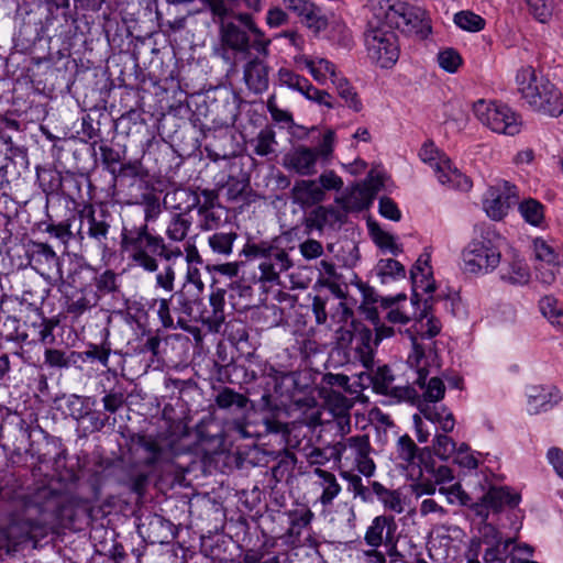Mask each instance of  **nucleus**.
Wrapping results in <instances>:
<instances>
[{
	"label": "nucleus",
	"instance_id": "1",
	"mask_svg": "<svg viewBox=\"0 0 563 563\" xmlns=\"http://www.w3.org/2000/svg\"><path fill=\"white\" fill-rule=\"evenodd\" d=\"M170 89H173L177 107L183 102H186L189 109L195 107L192 110L194 120L200 122L202 130L229 129L235 122L239 114L240 98L228 87H214L205 93H197L190 98L180 89L178 82L172 81Z\"/></svg>",
	"mask_w": 563,
	"mask_h": 563
},
{
	"label": "nucleus",
	"instance_id": "2",
	"mask_svg": "<svg viewBox=\"0 0 563 563\" xmlns=\"http://www.w3.org/2000/svg\"><path fill=\"white\" fill-rule=\"evenodd\" d=\"M121 247L134 266L147 273L158 271V258L170 262L183 256L180 247H169L164 238L151 233L146 224L124 227L121 233Z\"/></svg>",
	"mask_w": 563,
	"mask_h": 563
},
{
	"label": "nucleus",
	"instance_id": "3",
	"mask_svg": "<svg viewBox=\"0 0 563 563\" xmlns=\"http://www.w3.org/2000/svg\"><path fill=\"white\" fill-rule=\"evenodd\" d=\"M506 239L489 223H476L473 236L462 251L463 269L474 275H486L500 264Z\"/></svg>",
	"mask_w": 563,
	"mask_h": 563
},
{
	"label": "nucleus",
	"instance_id": "4",
	"mask_svg": "<svg viewBox=\"0 0 563 563\" xmlns=\"http://www.w3.org/2000/svg\"><path fill=\"white\" fill-rule=\"evenodd\" d=\"M232 21L221 20L220 38L224 49L231 51L233 56L246 59L251 49L258 55H268L271 41L256 26L253 16L247 12H240L230 16Z\"/></svg>",
	"mask_w": 563,
	"mask_h": 563
},
{
	"label": "nucleus",
	"instance_id": "5",
	"mask_svg": "<svg viewBox=\"0 0 563 563\" xmlns=\"http://www.w3.org/2000/svg\"><path fill=\"white\" fill-rule=\"evenodd\" d=\"M441 329L440 320L432 313L430 300L424 299L423 308L415 316L412 330L408 329L406 331L412 349L408 355L407 363L410 367H417L418 383L423 384L426 376L429 375L428 367L437 358L431 346L433 343L426 345L422 343V340L437 336Z\"/></svg>",
	"mask_w": 563,
	"mask_h": 563
},
{
	"label": "nucleus",
	"instance_id": "6",
	"mask_svg": "<svg viewBox=\"0 0 563 563\" xmlns=\"http://www.w3.org/2000/svg\"><path fill=\"white\" fill-rule=\"evenodd\" d=\"M516 82L522 98L534 111L550 117L563 113L561 91L549 79L539 76L532 67L518 70Z\"/></svg>",
	"mask_w": 563,
	"mask_h": 563
},
{
	"label": "nucleus",
	"instance_id": "7",
	"mask_svg": "<svg viewBox=\"0 0 563 563\" xmlns=\"http://www.w3.org/2000/svg\"><path fill=\"white\" fill-rule=\"evenodd\" d=\"M372 11L379 15L393 31L397 29L406 35H415L421 40L431 32L427 12L419 7L406 2L391 3L390 0H374Z\"/></svg>",
	"mask_w": 563,
	"mask_h": 563
},
{
	"label": "nucleus",
	"instance_id": "8",
	"mask_svg": "<svg viewBox=\"0 0 563 563\" xmlns=\"http://www.w3.org/2000/svg\"><path fill=\"white\" fill-rule=\"evenodd\" d=\"M282 244V238H274L258 243H246L242 253L247 258H256L260 282L272 285L280 284V275L294 266L289 250Z\"/></svg>",
	"mask_w": 563,
	"mask_h": 563
},
{
	"label": "nucleus",
	"instance_id": "9",
	"mask_svg": "<svg viewBox=\"0 0 563 563\" xmlns=\"http://www.w3.org/2000/svg\"><path fill=\"white\" fill-rule=\"evenodd\" d=\"M364 45L367 57L380 68H391L399 58L398 36L374 11L367 20Z\"/></svg>",
	"mask_w": 563,
	"mask_h": 563
},
{
	"label": "nucleus",
	"instance_id": "10",
	"mask_svg": "<svg viewBox=\"0 0 563 563\" xmlns=\"http://www.w3.org/2000/svg\"><path fill=\"white\" fill-rule=\"evenodd\" d=\"M373 448L367 434H357L343 438L331 446V457L336 462H343L344 466L369 478L376 472V464L371 456Z\"/></svg>",
	"mask_w": 563,
	"mask_h": 563
},
{
	"label": "nucleus",
	"instance_id": "11",
	"mask_svg": "<svg viewBox=\"0 0 563 563\" xmlns=\"http://www.w3.org/2000/svg\"><path fill=\"white\" fill-rule=\"evenodd\" d=\"M475 117L493 132L516 136L523 128L520 117L507 104L477 100L473 106Z\"/></svg>",
	"mask_w": 563,
	"mask_h": 563
},
{
	"label": "nucleus",
	"instance_id": "12",
	"mask_svg": "<svg viewBox=\"0 0 563 563\" xmlns=\"http://www.w3.org/2000/svg\"><path fill=\"white\" fill-rule=\"evenodd\" d=\"M422 162L429 164L435 172L438 180L450 188L467 191L472 188L471 179L452 168L450 159L440 152L434 143H423L419 151Z\"/></svg>",
	"mask_w": 563,
	"mask_h": 563
},
{
	"label": "nucleus",
	"instance_id": "13",
	"mask_svg": "<svg viewBox=\"0 0 563 563\" xmlns=\"http://www.w3.org/2000/svg\"><path fill=\"white\" fill-rule=\"evenodd\" d=\"M26 254L30 265L45 279H63L64 276L59 257L51 245L43 242L30 241Z\"/></svg>",
	"mask_w": 563,
	"mask_h": 563
},
{
	"label": "nucleus",
	"instance_id": "14",
	"mask_svg": "<svg viewBox=\"0 0 563 563\" xmlns=\"http://www.w3.org/2000/svg\"><path fill=\"white\" fill-rule=\"evenodd\" d=\"M79 218L80 228L77 233L79 239L84 240L87 235L96 241L98 246L106 249L110 230L109 212L104 209H100L97 213L95 208L88 205L80 211Z\"/></svg>",
	"mask_w": 563,
	"mask_h": 563
},
{
	"label": "nucleus",
	"instance_id": "15",
	"mask_svg": "<svg viewBox=\"0 0 563 563\" xmlns=\"http://www.w3.org/2000/svg\"><path fill=\"white\" fill-rule=\"evenodd\" d=\"M518 189L509 181L503 180L492 186L484 199V209L487 216L495 220H501L512 203L518 200Z\"/></svg>",
	"mask_w": 563,
	"mask_h": 563
},
{
	"label": "nucleus",
	"instance_id": "16",
	"mask_svg": "<svg viewBox=\"0 0 563 563\" xmlns=\"http://www.w3.org/2000/svg\"><path fill=\"white\" fill-rule=\"evenodd\" d=\"M393 460L396 465L407 471L410 476L421 474L423 453L408 434L400 435L394 446Z\"/></svg>",
	"mask_w": 563,
	"mask_h": 563
},
{
	"label": "nucleus",
	"instance_id": "17",
	"mask_svg": "<svg viewBox=\"0 0 563 563\" xmlns=\"http://www.w3.org/2000/svg\"><path fill=\"white\" fill-rule=\"evenodd\" d=\"M396 531L397 523L395 517L391 515H379L367 527L364 541L373 549H378L382 545L395 548Z\"/></svg>",
	"mask_w": 563,
	"mask_h": 563
},
{
	"label": "nucleus",
	"instance_id": "18",
	"mask_svg": "<svg viewBox=\"0 0 563 563\" xmlns=\"http://www.w3.org/2000/svg\"><path fill=\"white\" fill-rule=\"evenodd\" d=\"M371 380L374 390L378 394L408 401L419 398L418 391L412 386H394L395 377L387 365L378 366Z\"/></svg>",
	"mask_w": 563,
	"mask_h": 563
},
{
	"label": "nucleus",
	"instance_id": "19",
	"mask_svg": "<svg viewBox=\"0 0 563 563\" xmlns=\"http://www.w3.org/2000/svg\"><path fill=\"white\" fill-rule=\"evenodd\" d=\"M148 173L143 168L139 159H129L123 164L119 174V183L126 188L128 203L133 202V195L153 190L148 186Z\"/></svg>",
	"mask_w": 563,
	"mask_h": 563
},
{
	"label": "nucleus",
	"instance_id": "20",
	"mask_svg": "<svg viewBox=\"0 0 563 563\" xmlns=\"http://www.w3.org/2000/svg\"><path fill=\"white\" fill-rule=\"evenodd\" d=\"M519 500V495L512 494L507 487H490L472 507L476 515L487 518L490 510L499 511L506 506L515 507Z\"/></svg>",
	"mask_w": 563,
	"mask_h": 563
},
{
	"label": "nucleus",
	"instance_id": "21",
	"mask_svg": "<svg viewBox=\"0 0 563 563\" xmlns=\"http://www.w3.org/2000/svg\"><path fill=\"white\" fill-rule=\"evenodd\" d=\"M129 442L132 454L137 456L140 452L143 453L139 457L142 465L152 467L163 461L165 450L153 435L133 433L130 435Z\"/></svg>",
	"mask_w": 563,
	"mask_h": 563
},
{
	"label": "nucleus",
	"instance_id": "22",
	"mask_svg": "<svg viewBox=\"0 0 563 563\" xmlns=\"http://www.w3.org/2000/svg\"><path fill=\"white\" fill-rule=\"evenodd\" d=\"M561 399L559 390L553 386H533L528 393V412L538 415L552 409Z\"/></svg>",
	"mask_w": 563,
	"mask_h": 563
},
{
	"label": "nucleus",
	"instance_id": "23",
	"mask_svg": "<svg viewBox=\"0 0 563 563\" xmlns=\"http://www.w3.org/2000/svg\"><path fill=\"white\" fill-rule=\"evenodd\" d=\"M344 214L336 208L319 206L314 208L306 218V227L309 230L323 231L340 225Z\"/></svg>",
	"mask_w": 563,
	"mask_h": 563
},
{
	"label": "nucleus",
	"instance_id": "24",
	"mask_svg": "<svg viewBox=\"0 0 563 563\" xmlns=\"http://www.w3.org/2000/svg\"><path fill=\"white\" fill-rule=\"evenodd\" d=\"M244 81L254 93H262L268 88V67L258 57L250 59L244 66Z\"/></svg>",
	"mask_w": 563,
	"mask_h": 563
},
{
	"label": "nucleus",
	"instance_id": "25",
	"mask_svg": "<svg viewBox=\"0 0 563 563\" xmlns=\"http://www.w3.org/2000/svg\"><path fill=\"white\" fill-rule=\"evenodd\" d=\"M318 153L311 148L299 147L285 156V166L300 175H311L316 172Z\"/></svg>",
	"mask_w": 563,
	"mask_h": 563
},
{
	"label": "nucleus",
	"instance_id": "26",
	"mask_svg": "<svg viewBox=\"0 0 563 563\" xmlns=\"http://www.w3.org/2000/svg\"><path fill=\"white\" fill-rule=\"evenodd\" d=\"M373 334L371 330L365 329L353 336L352 332L346 330L341 334V341H355V356L358 357L365 368H371L374 363V353L371 346Z\"/></svg>",
	"mask_w": 563,
	"mask_h": 563
},
{
	"label": "nucleus",
	"instance_id": "27",
	"mask_svg": "<svg viewBox=\"0 0 563 563\" xmlns=\"http://www.w3.org/2000/svg\"><path fill=\"white\" fill-rule=\"evenodd\" d=\"M291 198L301 207H310L323 200L324 191L313 180H300L292 187Z\"/></svg>",
	"mask_w": 563,
	"mask_h": 563
},
{
	"label": "nucleus",
	"instance_id": "28",
	"mask_svg": "<svg viewBox=\"0 0 563 563\" xmlns=\"http://www.w3.org/2000/svg\"><path fill=\"white\" fill-rule=\"evenodd\" d=\"M93 289L75 290L66 298V311L75 318L82 316L98 305Z\"/></svg>",
	"mask_w": 563,
	"mask_h": 563
},
{
	"label": "nucleus",
	"instance_id": "29",
	"mask_svg": "<svg viewBox=\"0 0 563 563\" xmlns=\"http://www.w3.org/2000/svg\"><path fill=\"white\" fill-rule=\"evenodd\" d=\"M164 203L167 208L190 213L199 205V196L189 188H176L166 192Z\"/></svg>",
	"mask_w": 563,
	"mask_h": 563
},
{
	"label": "nucleus",
	"instance_id": "30",
	"mask_svg": "<svg viewBox=\"0 0 563 563\" xmlns=\"http://www.w3.org/2000/svg\"><path fill=\"white\" fill-rule=\"evenodd\" d=\"M31 526L27 521L12 519L8 527L0 530L1 548L5 547L8 551L15 548L29 539Z\"/></svg>",
	"mask_w": 563,
	"mask_h": 563
},
{
	"label": "nucleus",
	"instance_id": "31",
	"mask_svg": "<svg viewBox=\"0 0 563 563\" xmlns=\"http://www.w3.org/2000/svg\"><path fill=\"white\" fill-rule=\"evenodd\" d=\"M197 213L201 231H218L228 221V210L222 206L198 207Z\"/></svg>",
	"mask_w": 563,
	"mask_h": 563
},
{
	"label": "nucleus",
	"instance_id": "32",
	"mask_svg": "<svg viewBox=\"0 0 563 563\" xmlns=\"http://www.w3.org/2000/svg\"><path fill=\"white\" fill-rule=\"evenodd\" d=\"M372 493L386 510L401 514L405 510L401 493L397 489H389L377 481L369 483Z\"/></svg>",
	"mask_w": 563,
	"mask_h": 563
},
{
	"label": "nucleus",
	"instance_id": "33",
	"mask_svg": "<svg viewBox=\"0 0 563 563\" xmlns=\"http://www.w3.org/2000/svg\"><path fill=\"white\" fill-rule=\"evenodd\" d=\"M239 234L233 228L218 230L208 236V246L214 255L228 258L233 254V245Z\"/></svg>",
	"mask_w": 563,
	"mask_h": 563
},
{
	"label": "nucleus",
	"instance_id": "34",
	"mask_svg": "<svg viewBox=\"0 0 563 563\" xmlns=\"http://www.w3.org/2000/svg\"><path fill=\"white\" fill-rule=\"evenodd\" d=\"M420 413L430 422L438 423L442 432L450 433L455 426L453 413L443 406L430 404L419 405Z\"/></svg>",
	"mask_w": 563,
	"mask_h": 563
},
{
	"label": "nucleus",
	"instance_id": "35",
	"mask_svg": "<svg viewBox=\"0 0 563 563\" xmlns=\"http://www.w3.org/2000/svg\"><path fill=\"white\" fill-rule=\"evenodd\" d=\"M60 494L48 487H41L27 497L25 507L34 506L40 512L56 511L60 505Z\"/></svg>",
	"mask_w": 563,
	"mask_h": 563
},
{
	"label": "nucleus",
	"instance_id": "36",
	"mask_svg": "<svg viewBox=\"0 0 563 563\" xmlns=\"http://www.w3.org/2000/svg\"><path fill=\"white\" fill-rule=\"evenodd\" d=\"M96 278V269L93 267L76 262L67 276V283L75 290L93 289V279Z\"/></svg>",
	"mask_w": 563,
	"mask_h": 563
},
{
	"label": "nucleus",
	"instance_id": "37",
	"mask_svg": "<svg viewBox=\"0 0 563 563\" xmlns=\"http://www.w3.org/2000/svg\"><path fill=\"white\" fill-rule=\"evenodd\" d=\"M192 225V217L188 212L174 213L167 224L165 234L172 242L186 240Z\"/></svg>",
	"mask_w": 563,
	"mask_h": 563
},
{
	"label": "nucleus",
	"instance_id": "38",
	"mask_svg": "<svg viewBox=\"0 0 563 563\" xmlns=\"http://www.w3.org/2000/svg\"><path fill=\"white\" fill-rule=\"evenodd\" d=\"M131 205H142L144 208V222L148 224L157 220L162 212L159 198L153 190H145L143 194L133 195V202Z\"/></svg>",
	"mask_w": 563,
	"mask_h": 563
},
{
	"label": "nucleus",
	"instance_id": "39",
	"mask_svg": "<svg viewBox=\"0 0 563 563\" xmlns=\"http://www.w3.org/2000/svg\"><path fill=\"white\" fill-rule=\"evenodd\" d=\"M429 261H430L429 254L421 255L417 260L413 267L411 268L410 274H411L415 289L420 287L422 289V291H424L427 294H432L435 290V285L433 282H429L427 279L428 275H430Z\"/></svg>",
	"mask_w": 563,
	"mask_h": 563
},
{
	"label": "nucleus",
	"instance_id": "40",
	"mask_svg": "<svg viewBox=\"0 0 563 563\" xmlns=\"http://www.w3.org/2000/svg\"><path fill=\"white\" fill-rule=\"evenodd\" d=\"M111 355L110 343L104 341L101 344L90 343L86 351H73V357H77L78 362L97 361L102 366H109V357Z\"/></svg>",
	"mask_w": 563,
	"mask_h": 563
},
{
	"label": "nucleus",
	"instance_id": "41",
	"mask_svg": "<svg viewBox=\"0 0 563 563\" xmlns=\"http://www.w3.org/2000/svg\"><path fill=\"white\" fill-rule=\"evenodd\" d=\"M245 143H230L229 147L224 143H207L205 152L213 162L229 161L240 156L244 151Z\"/></svg>",
	"mask_w": 563,
	"mask_h": 563
},
{
	"label": "nucleus",
	"instance_id": "42",
	"mask_svg": "<svg viewBox=\"0 0 563 563\" xmlns=\"http://www.w3.org/2000/svg\"><path fill=\"white\" fill-rule=\"evenodd\" d=\"M375 196L373 190H369L364 184L356 185L351 191L343 198L344 207L352 210H362L368 208Z\"/></svg>",
	"mask_w": 563,
	"mask_h": 563
},
{
	"label": "nucleus",
	"instance_id": "43",
	"mask_svg": "<svg viewBox=\"0 0 563 563\" xmlns=\"http://www.w3.org/2000/svg\"><path fill=\"white\" fill-rule=\"evenodd\" d=\"M500 277L512 285H525L530 279V272L523 260L514 257L508 267L501 271Z\"/></svg>",
	"mask_w": 563,
	"mask_h": 563
},
{
	"label": "nucleus",
	"instance_id": "44",
	"mask_svg": "<svg viewBox=\"0 0 563 563\" xmlns=\"http://www.w3.org/2000/svg\"><path fill=\"white\" fill-rule=\"evenodd\" d=\"M314 474L322 479V494L319 498L320 503L323 506L331 505L334 498L338 497V495L341 492V486L338 483L335 476L333 473L328 472L322 468H316Z\"/></svg>",
	"mask_w": 563,
	"mask_h": 563
},
{
	"label": "nucleus",
	"instance_id": "45",
	"mask_svg": "<svg viewBox=\"0 0 563 563\" xmlns=\"http://www.w3.org/2000/svg\"><path fill=\"white\" fill-rule=\"evenodd\" d=\"M224 295L223 289H218L210 295V306L212 307V313L207 317L206 323L210 330L218 332L221 325L224 323Z\"/></svg>",
	"mask_w": 563,
	"mask_h": 563
},
{
	"label": "nucleus",
	"instance_id": "46",
	"mask_svg": "<svg viewBox=\"0 0 563 563\" xmlns=\"http://www.w3.org/2000/svg\"><path fill=\"white\" fill-rule=\"evenodd\" d=\"M137 119H140V113L133 109L122 114L113 124L117 135L121 137L134 136V132H139L144 126L142 121L137 122Z\"/></svg>",
	"mask_w": 563,
	"mask_h": 563
},
{
	"label": "nucleus",
	"instance_id": "47",
	"mask_svg": "<svg viewBox=\"0 0 563 563\" xmlns=\"http://www.w3.org/2000/svg\"><path fill=\"white\" fill-rule=\"evenodd\" d=\"M518 210L526 222L533 227H540L544 221V206L533 198L522 200Z\"/></svg>",
	"mask_w": 563,
	"mask_h": 563
},
{
	"label": "nucleus",
	"instance_id": "48",
	"mask_svg": "<svg viewBox=\"0 0 563 563\" xmlns=\"http://www.w3.org/2000/svg\"><path fill=\"white\" fill-rule=\"evenodd\" d=\"M96 279H93V292L98 296V301L101 297L118 291V276L111 269H106L99 273L96 269Z\"/></svg>",
	"mask_w": 563,
	"mask_h": 563
},
{
	"label": "nucleus",
	"instance_id": "49",
	"mask_svg": "<svg viewBox=\"0 0 563 563\" xmlns=\"http://www.w3.org/2000/svg\"><path fill=\"white\" fill-rule=\"evenodd\" d=\"M415 369L416 378L413 380V384H417L421 389H424L423 397L424 402L423 404H430V402H437L441 400L444 397L445 393V386L443 382L439 377H432L427 383V378H424L423 384L418 383V371L417 367H412ZM428 377V375L426 376Z\"/></svg>",
	"mask_w": 563,
	"mask_h": 563
},
{
	"label": "nucleus",
	"instance_id": "50",
	"mask_svg": "<svg viewBox=\"0 0 563 563\" xmlns=\"http://www.w3.org/2000/svg\"><path fill=\"white\" fill-rule=\"evenodd\" d=\"M291 135L297 139H308L309 141H333L334 137L346 139L345 135H338L336 131L330 128L320 129L319 126H311L307 129L305 126H296V130L291 131Z\"/></svg>",
	"mask_w": 563,
	"mask_h": 563
},
{
	"label": "nucleus",
	"instance_id": "51",
	"mask_svg": "<svg viewBox=\"0 0 563 563\" xmlns=\"http://www.w3.org/2000/svg\"><path fill=\"white\" fill-rule=\"evenodd\" d=\"M173 303V312L177 317V325L185 328L187 319L192 314V301L186 296L184 291H176L170 296Z\"/></svg>",
	"mask_w": 563,
	"mask_h": 563
},
{
	"label": "nucleus",
	"instance_id": "52",
	"mask_svg": "<svg viewBox=\"0 0 563 563\" xmlns=\"http://www.w3.org/2000/svg\"><path fill=\"white\" fill-rule=\"evenodd\" d=\"M209 9L213 22L227 20L234 13V8L241 4V0H202Z\"/></svg>",
	"mask_w": 563,
	"mask_h": 563
},
{
	"label": "nucleus",
	"instance_id": "53",
	"mask_svg": "<svg viewBox=\"0 0 563 563\" xmlns=\"http://www.w3.org/2000/svg\"><path fill=\"white\" fill-rule=\"evenodd\" d=\"M314 515L309 508H299L289 512L288 536L299 538L302 530L310 526Z\"/></svg>",
	"mask_w": 563,
	"mask_h": 563
},
{
	"label": "nucleus",
	"instance_id": "54",
	"mask_svg": "<svg viewBox=\"0 0 563 563\" xmlns=\"http://www.w3.org/2000/svg\"><path fill=\"white\" fill-rule=\"evenodd\" d=\"M214 401L220 409H229L231 407H235L243 410L249 404V398L240 393L234 391L230 387H224L219 391Z\"/></svg>",
	"mask_w": 563,
	"mask_h": 563
},
{
	"label": "nucleus",
	"instance_id": "55",
	"mask_svg": "<svg viewBox=\"0 0 563 563\" xmlns=\"http://www.w3.org/2000/svg\"><path fill=\"white\" fill-rule=\"evenodd\" d=\"M541 313L555 327L563 330V309L552 296H544L539 301Z\"/></svg>",
	"mask_w": 563,
	"mask_h": 563
},
{
	"label": "nucleus",
	"instance_id": "56",
	"mask_svg": "<svg viewBox=\"0 0 563 563\" xmlns=\"http://www.w3.org/2000/svg\"><path fill=\"white\" fill-rule=\"evenodd\" d=\"M355 470L342 471L340 474L342 478L347 483V490L353 494L355 498H360L362 501L371 500V488L363 485V481Z\"/></svg>",
	"mask_w": 563,
	"mask_h": 563
},
{
	"label": "nucleus",
	"instance_id": "57",
	"mask_svg": "<svg viewBox=\"0 0 563 563\" xmlns=\"http://www.w3.org/2000/svg\"><path fill=\"white\" fill-rule=\"evenodd\" d=\"M102 162L110 166L117 163L126 164V151L123 143H100Z\"/></svg>",
	"mask_w": 563,
	"mask_h": 563
},
{
	"label": "nucleus",
	"instance_id": "58",
	"mask_svg": "<svg viewBox=\"0 0 563 563\" xmlns=\"http://www.w3.org/2000/svg\"><path fill=\"white\" fill-rule=\"evenodd\" d=\"M325 405L332 416L350 415L353 401L339 391L330 390L325 398Z\"/></svg>",
	"mask_w": 563,
	"mask_h": 563
},
{
	"label": "nucleus",
	"instance_id": "59",
	"mask_svg": "<svg viewBox=\"0 0 563 563\" xmlns=\"http://www.w3.org/2000/svg\"><path fill=\"white\" fill-rule=\"evenodd\" d=\"M44 362L49 367L68 368L77 364V357H73V351L66 352L57 349H46L44 352Z\"/></svg>",
	"mask_w": 563,
	"mask_h": 563
},
{
	"label": "nucleus",
	"instance_id": "60",
	"mask_svg": "<svg viewBox=\"0 0 563 563\" xmlns=\"http://www.w3.org/2000/svg\"><path fill=\"white\" fill-rule=\"evenodd\" d=\"M454 23L460 29L468 32H478L485 26V20L472 11H460L455 13Z\"/></svg>",
	"mask_w": 563,
	"mask_h": 563
},
{
	"label": "nucleus",
	"instance_id": "61",
	"mask_svg": "<svg viewBox=\"0 0 563 563\" xmlns=\"http://www.w3.org/2000/svg\"><path fill=\"white\" fill-rule=\"evenodd\" d=\"M278 79L280 85L286 86L287 88L296 90L298 92H303V90L309 89L311 85V82L307 78L287 68L279 69Z\"/></svg>",
	"mask_w": 563,
	"mask_h": 563
},
{
	"label": "nucleus",
	"instance_id": "62",
	"mask_svg": "<svg viewBox=\"0 0 563 563\" xmlns=\"http://www.w3.org/2000/svg\"><path fill=\"white\" fill-rule=\"evenodd\" d=\"M530 14L539 22L547 23L554 9L553 0H526Z\"/></svg>",
	"mask_w": 563,
	"mask_h": 563
},
{
	"label": "nucleus",
	"instance_id": "63",
	"mask_svg": "<svg viewBox=\"0 0 563 563\" xmlns=\"http://www.w3.org/2000/svg\"><path fill=\"white\" fill-rule=\"evenodd\" d=\"M333 84L336 86L339 96L345 100L349 108L356 112L362 110V102L358 99L357 93L345 78L338 77L336 79H333Z\"/></svg>",
	"mask_w": 563,
	"mask_h": 563
},
{
	"label": "nucleus",
	"instance_id": "64",
	"mask_svg": "<svg viewBox=\"0 0 563 563\" xmlns=\"http://www.w3.org/2000/svg\"><path fill=\"white\" fill-rule=\"evenodd\" d=\"M432 448L434 454L441 460L450 459L459 449L455 441L444 432L435 434Z\"/></svg>",
	"mask_w": 563,
	"mask_h": 563
}]
</instances>
